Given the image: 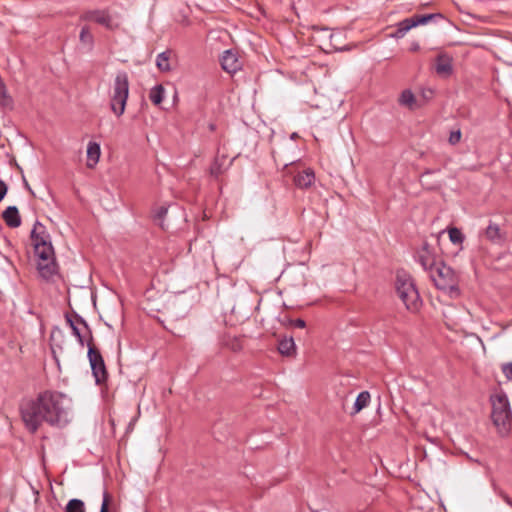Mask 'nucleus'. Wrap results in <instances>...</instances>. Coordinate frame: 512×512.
<instances>
[{
	"label": "nucleus",
	"instance_id": "7c9ffc66",
	"mask_svg": "<svg viewBox=\"0 0 512 512\" xmlns=\"http://www.w3.org/2000/svg\"><path fill=\"white\" fill-rule=\"evenodd\" d=\"M8 192V186L7 184L0 179V202L4 199Z\"/></svg>",
	"mask_w": 512,
	"mask_h": 512
},
{
	"label": "nucleus",
	"instance_id": "4468645a",
	"mask_svg": "<svg viewBox=\"0 0 512 512\" xmlns=\"http://www.w3.org/2000/svg\"><path fill=\"white\" fill-rule=\"evenodd\" d=\"M418 262L425 270H429L431 272L435 264L434 257L429 250V245L425 243L422 247V250L418 253Z\"/></svg>",
	"mask_w": 512,
	"mask_h": 512
},
{
	"label": "nucleus",
	"instance_id": "423d86ee",
	"mask_svg": "<svg viewBox=\"0 0 512 512\" xmlns=\"http://www.w3.org/2000/svg\"><path fill=\"white\" fill-rule=\"evenodd\" d=\"M491 419L500 431H508L512 421L510 404L506 395L492 397Z\"/></svg>",
	"mask_w": 512,
	"mask_h": 512
},
{
	"label": "nucleus",
	"instance_id": "f3484780",
	"mask_svg": "<svg viewBox=\"0 0 512 512\" xmlns=\"http://www.w3.org/2000/svg\"><path fill=\"white\" fill-rule=\"evenodd\" d=\"M101 154L100 145L90 141L87 146V167L93 168L99 161Z\"/></svg>",
	"mask_w": 512,
	"mask_h": 512
},
{
	"label": "nucleus",
	"instance_id": "9d476101",
	"mask_svg": "<svg viewBox=\"0 0 512 512\" xmlns=\"http://www.w3.org/2000/svg\"><path fill=\"white\" fill-rule=\"evenodd\" d=\"M221 66L223 70L233 74L241 68V62L232 50H226L221 57Z\"/></svg>",
	"mask_w": 512,
	"mask_h": 512
},
{
	"label": "nucleus",
	"instance_id": "39448f33",
	"mask_svg": "<svg viewBox=\"0 0 512 512\" xmlns=\"http://www.w3.org/2000/svg\"><path fill=\"white\" fill-rule=\"evenodd\" d=\"M129 76L124 70L116 73L110 94V109L117 116L124 114L129 97Z\"/></svg>",
	"mask_w": 512,
	"mask_h": 512
},
{
	"label": "nucleus",
	"instance_id": "a211bd4d",
	"mask_svg": "<svg viewBox=\"0 0 512 512\" xmlns=\"http://www.w3.org/2000/svg\"><path fill=\"white\" fill-rule=\"evenodd\" d=\"M79 41L80 43L88 49V51H91L94 47V36L90 30V27L85 25L81 28L80 34H79Z\"/></svg>",
	"mask_w": 512,
	"mask_h": 512
},
{
	"label": "nucleus",
	"instance_id": "412c9836",
	"mask_svg": "<svg viewBox=\"0 0 512 512\" xmlns=\"http://www.w3.org/2000/svg\"><path fill=\"white\" fill-rule=\"evenodd\" d=\"M65 320L66 323L71 328L73 335L77 338L78 343L83 347L85 342L87 343V340H85L86 336L82 334L79 325L73 323V321L71 320V315L69 313L65 314Z\"/></svg>",
	"mask_w": 512,
	"mask_h": 512
},
{
	"label": "nucleus",
	"instance_id": "473e14b6",
	"mask_svg": "<svg viewBox=\"0 0 512 512\" xmlns=\"http://www.w3.org/2000/svg\"><path fill=\"white\" fill-rule=\"evenodd\" d=\"M211 174L215 176L220 174V168L216 165V163L211 167Z\"/></svg>",
	"mask_w": 512,
	"mask_h": 512
},
{
	"label": "nucleus",
	"instance_id": "c756f323",
	"mask_svg": "<svg viewBox=\"0 0 512 512\" xmlns=\"http://www.w3.org/2000/svg\"><path fill=\"white\" fill-rule=\"evenodd\" d=\"M287 323L292 326V327H296V328H305L306 327V322L301 319V318H298V319H288L287 320Z\"/></svg>",
	"mask_w": 512,
	"mask_h": 512
},
{
	"label": "nucleus",
	"instance_id": "b1692460",
	"mask_svg": "<svg viewBox=\"0 0 512 512\" xmlns=\"http://www.w3.org/2000/svg\"><path fill=\"white\" fill-rule=\"evenodd\" d=\"M416 99L411 90H404L399 98V103L403 106L412 108Z\"/></svg>",
	"mask_w": 512,
	"mask_h": 512
},
{
	"label": "nucleus",
	"instance_id": "7ed1b4c3",
	"mask_svg": "<svg viewBox=\"0 0 512 512\" xmlns=\"http://www.w3.org/2000/svg\"><path fill=\"white\" fill-rule=\"evenodd\" d=\"M395 290L406 309L412 313L419 311L422 300L412 277L404 271H398L395 280Z\"/></svg>",
	"mask_w": 512,
	"mask_h": 512
},
{
	"label": "nucleus",
	"instance_id": "cd10ccee",
	"mask_svg": "<svg viewBox=\"0 0 512 512\" xmlns=\"http://www.w3.org/2000/svg\"><path fill=\"white\" fill-rule=\"evenodd\" d=\"M501 370L506 379L512 381V362L502 364Z\"/></svg>",
	"mask_w": 512,
	"mask_h": 512
},
{
	"label": "nucleus",
	"instance_id": "9b49d317",
	"mask_svg": "<svg viewBox=\"0 0 512 512\" xmlns=\"http://www.w3.org/2000/svg\"><path fill=\"white\" fill-rule=\"evenodd\" d=\"M5 224L10 228H17L21 225V216L16 206H8L2 213Z\"/></svg>",
	"mask_w": 512,
	"mask_h": 512
},
{
	"label": "nucleus",
	"instance_id": "f03ea898",
	"mask_svg": "<svg viewBox=\"0 0 512 512\" xmlns=\"http://www.w3.org/2000/svg\"><path fill=\"white\" fill-rule=\"evenodd\" d=\"M35 254L38 257V271L42 278L50 280L57 274L58 265L55 259L54 249L50 235L46 232L45 226L36 221L31 231Z\"/></svg>",
	"mask_w": 512,
	"mask_h": 512
},
{
	"label": "nucleus",
	"instance_id": "6ab92c4d",
	"mask_svg": "<svg viewBox=\"0 0 512 512\" xmlns=\"http://www.w3.org/2000/svg\"><path fill=\"white\" fill-rule=\"evenodd\" d=\"M370 399L371 396L368 391L360 392L354 402L352 414L359 413L363 408H365L369 404Z\"/></svg>",
	"mask_w": 512,
	"mask_h": 512
},
{
	"label": "nucleus",
	"instance_id": "5701e85b",
	"mask_svg": "<svg viewBox=\"0 0 512 512\" xmlns=\"http://www.w3.org/2000/svg\"><path fill=\"white\" fill-rule=\"evenodd\" d=\"M65 512H85L84 502L76 498L69 500Z\"/></svg>",
	"mask_w": 512,
	"mask_h": 512
},
{
	"label": "nucleus",
	"instance_id": "2f4dec72",
	"mask_svg": "<svg viewBox=\"0 0 512 512\" xmlns=\"http://www.w3.org/2000/svg\"><path fill=\"white\" fill-rule=\"evenodd\" d=\"M168 212V209L164 206H161L156 213V217L162 219Z\"/></svg>",
	"mask_w": 512,
	"mask_h": 512
},
{
	"label": "nucleus",
	"instance_id": "f257e3e1",
	"mask_svg": "<svg viewBox=\"0 0 512 512\" xmlns=\"http://www.w3.org/2000/svg\"><path fill=\"white\" fill-rule=\"evenodd\" d=\"M70 400L64 393L45 390L35 398L23 399L19 410L25 428L32 434L46 423L63 428L69 423Z\"/></svg>",
	"mask_w": 512,
	"mask_h": 512
},
{
	"label": "nucleus",
	"instance_id": "4c0bfd02",
	"mask_svg": "<svg viewBox=\"0 0 512 512\" xmlns=\"http://www.w3.org/2000/svg\"><path fill=\"white\" fill-rule=\"evenodd\" d=\"M313 512H330L329 510H326V509H322V510H319V511H313Z\"/></svg>",
	"mask_w": 512,
	"mask_h": 512
},
{
	"label": "nucleus",
	"instance_id": "e433bc0d",
	"mask_svg": "<svg viewBox=\"0 0 512 512\" xmlns=\"http://www.w3.org/2000/svg\"><path fill=\"white\" fill-rule=\"evenodd\" d=\"M430 174V171H426L425 173L422 174L421 178L425 177L426 175H429Z\"/></svg>",
	"mask_w": 512,
	"mask_h": 512
},
{
	"label": "nucleus",
	"instance_id": "2eb2a0df",
	"mask_svg": "<svg viewBox=\"0 0 512 512\" xmlns=\"http://www.w3.org/2000/svg\"><path fill=\"white\" fill-rule=\"evenodd\" d=\"M315 181V174L312 169H306L294 177V183L299 188H308Z\"/></svg>",
	"mask_w": 512,
	"mask_h": 512
},
{
	"label": "nucleus",
	"instance_id": "1a4fd4ad",
	"mask_svg": "<svg viewBox=\"0 0 512 512\" xmlns=\"http://www.w3.org/2000/svg\"><path fill=\"white\" fill-rule=\"evenodd\" d=\"M80 20L93 21L109 30H115L119 27V24L113 21L107 10H88L81 14Z\"/></svg>",
	"mask_w": 512,
	"mask_h": 512
},
{
	"label": "nucleus",
	"instance_id": "20e7f679",
	"mask_svg": "<svg viewBox=\"0 0 512 512\" xmlns=\"http://www.w3.org/2000/svg\"><path fill=\"white\" fill-rule=\"evenodd\" d=\"M430 277L435 286L446 292L450 298L456 299L460 296L458 276L450 266L440 262L430 272Z\"/></svg>",
	"mask_w": 512,
	"mask_h": 512
},
{
	"label": "nucleus",
	"instance_id": "6e6552de",
	"mask_svg": "<svg viewBox=\"0 0 512 512\" xmlns=\"http://www.w3.org/2000/svg\"><path fill=\"white\" fill-rule=\"evenodd\" d=\"M436 18H443L441 13L432 14H414L412 17L405 18L396 24L395 31L391 34V37L400 39L403 38L408 31L419 25H426L431 20Z\"/></svg>",
	"mask_w": 512,
	"mask_h": 512
},
{
	"label": "nucleus",
	"instance_id": "393cba45",
	"mask_svg": "<svg viewBox=\"0 0 512 512\" xmlns=\"http://www.w3.org/2000/svg\"><path fill=\"white\" fill-rule=\"evenodd\" d=\"M449 239L453 244H462L464 241V235L460 229L452 227L448 230Z\"/></svg>",
	"mask_w": 512,
	"mask_h": 512
},
{
	"label": "nucleus",
	"instance_id": "4be33fe9",
	"mask_svg": "<svg viewBox=\"0 0 512 512\" xmlns=\"http://www.w3.org/2000/svg\"><path fill=\"white\" fill-rule=\"evenodd\" d=\"M165 95L164 87L161 84L155 85L149 92V99L154 105L162 103Z\"/></svg>",
	"mask_w": 512,
	"mask_h": 512
},
{
	"label": "nucleus",
	"instance_id": "bb28decb",
	"mask_svg": "<svg viewBox=\"0 0 512 512\" xmlns=\"http://www.w3.org/2000/svg\"><path fill=\"white\" fill-rule=\"evenodd\" d=\"M461 136H462V133H461L460 129L453 130L450 132L448 141L451 145H456L460 142Z\"/></svg>",
	"mask_w": 512,
	"mask_h": 512
},
{
	"label": "nucleus",
	"instance_id": "c85d7f7f",
	"mask_svg": "<svg viewBox=\"0 0 512 512\" xmlns=\"http://www.w3.org/2000/svg\"><path fill=\"white\" fill-rule=\"evenodd\" d=\"M109 502H110V494L107 491L103 493V501L101 505L100 512H109Z\"/></svg>",
	"mask_w": 512,
	"mask_h": 512
},
{
	"label": "nucleus",
	"instance_id": "c9c22d12",
	"mask_svg": "<svg viewBox=\"0 0 512 512\" xmlns=\"http://www.w3.org/2000/svg\"><path fill=\"white\" fill-rule=\"evenodd\" d=\"M24 186L25 188L32 194L34 195V192L32 191L31 187L29 186L28 182L24 179Z\"/></svg>",
	"mask_w": 512,
	"mask_h": 512
},
{
	"label": "nucleus",
	"instance_id": "a878e982",
	"mask_svg": "<svg viewBox=\"0 0 512 512\" xmlns=\"http://www.w3.org/2000/svg\"><path fill=\"white\" fill-rule=\"evenodd\" d=\"M70 315H71V320L73 321V323H75L76 325H82L84 327V329L87 331V334H88L87 339H90V333L92 334V331L89 328L87 322L77 313H73Z\"/></svg>",
	"mask_w": 512,
	"mask_h": 512
},
{
	"label": "nucleus",
	"instance_id": "ddd939ff",
	"mask_svg": "<svg viewBox=\"0 0 512 512\" xmlns=\"http://www.w3.org/2000/svg\"><path fill=\"white\" fill-rule=\"evenodd\" d=\"M486 238L492 243H503L506 240V233L502 232L499 225L490 221L485 229Z\"/></svg>",
	"mask_w": 512,
	"mask_h": 512
},
{
	"label": "nucleus",
	"instance_id": "72a5a7b5",
	"mask_svg": "<svg viewBox=\"0 0 512 512\" xmlns=\"http://www.w3.org/2000/svg\"><path fill=\"white\" fill-rule=\"evenodd\" d=\"M419 49H420V45H419V43L414 42V43H412V44H411V47H410V50H411V51L416 52V51H418Z\"/></svg>",
	"mask_w": 512,
	"mask_h": 512
},
{
	"label": "nucleus",
	"instance_id": "dca6fc26",
	"mask_svg": "<svg viewBox=\"0 0 512 512\" xmlns=\"http://www.w3.org/2000/svg\"><path fill=\"white\" fill-rule=\"evenodd\" d=\"M278 351L281 355L286 357H293L296 355V345L292 336L283 337L278 342Z\"/></svg>",
	"mask_w": 512,
	"mask_h": 512
},
{
	"label": "nucleus",
	"instance_id": "aec40b11",
	"mask_svg": "<svg viewBox=\"0 0 512 512\" xmlns=\"http://www.w3.org/2000/svg\"><path fill=\"white\" fill-rule=\"evenodd\" d=\"M170 55L171 52L169 50L158 54L156 58V66L161 72H168L171 70Z\"/></svg>",
	"mask_w": 512,
	"mask_h": 512
},
{
	"label": "nucleus",
	"instance_id": "f8f14e48",
	"mask_svg": "<svg viewBox=\"0 0 512 512\" xmlns=\"http://www.w3.org/2000/svg\"><path fill=\"white\" fill-rule=\"evenodd\" d=\"M435 70L437 74L449 76L453 71L452 58L445 54H439L436 58Z\"/></svg>",
	"mask_w": 512,
	"mask_h": 512
},
{
	"label": "nucleus",
	"instance_id": "f704fd0d",
	"mask_svg": "<svg viewBox=\"0 0 512 512\" xmlns=\"http://www.w3.org/2000/svg\"><path fill=\"white\" fill-rule=\"evenodd\" d=\"M503 499L507 504L512 506V499L508 495H503Z\"/></svg>",
	"mask_w": 512,
	"mask_h": 512
},
{
	"label": "nucleus",
	"instance_id": "0eeeda50",
	"mask_svg": "<svg viewBox=\"0 0 512 512\" xmlns=\"http://www.w3.org/2000/svg\"><path fill=\"white\" fill-rule=\"evenodd\" d=\"M87 357L90 363L95 382L101 385L107 381L108 372L100 350L93 343V335L90 333V339H87Z\"/></svg>",
	"mask_w": 512,
	"mask_h": 512
}]
</instances>
